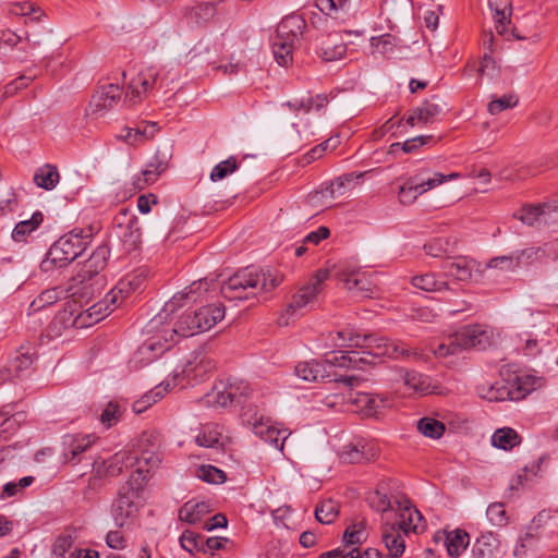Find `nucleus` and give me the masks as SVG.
Instances as JSON below:
<instances>
[{
    "instance_id": "nucleus-1",
    "label": "nucleus",
    "mask_w": 558,
    "mask_h": 558,
    "mask_svg": "<svg viewBox=\"0 0 558 558\" xmlns=\"http://www.w3.org/2000/svg\"><path fill=\"white\" fill-rule=\"evenodd\" d=\"M174 304L175 298L167 302L162 310L146 324L144 329L146 339L138 348V354L143 360L153 361L161 356L180 340L171 319Z\"/></svg>"
},
{
    "instance_id": "nucleus-2",
    "label": "nucleus",
    "mask_w": 558,
    "mask_h": 558,
    "mask_svg": "<svg viewBox=\"0 0 558 558\" xmlns=\"http://www.w3.org/2000/svg\"><path fill=\"white\" fill-rule=\"evenodd\" d=\"M281 283V277L270 270L246 267L222 283L220 292L226 300H246L259 291L269 292Z\"/></svg>"
},
{
    "instance_id": "nucleus-3",
    "label": "nucleus",
    "mask_w": 558,
    "mask_h": 558,
    "mask_svg": "<svg viewBox=\"0 0 558 558\" xmlns=\"http://www.w3.org/2000/svg\"><path fill=\"white\" fill-rule=\"evenodd\" d=\"M329 338L335 347L361 348L367 356L373 354L398 359L409 354V350L403 343L375 335H361L351 326L330 332Z\"/></svg>"
},
{
    "instance_id": "nucleus-4",
    "label": "nucleus",
    "mask_w": 558,
    "mask_h": 558,
    "mask_svg": "<svg viewBox=\"0 0 558 558\" xmlns=\"http://www.w3.org/2000/svg\"><path fill=\"white\" fill-rule=\"evenodd\" d=\"M492 339L493 331L487 326H463L438 344L434 353L439 357H446L468 349L484 350L490 345Z\"/></svg>"
},
{
    "instance_id": "nucleus-5",
    "label": "nucleus",
    "mask_w": 558,
    "mask_h": 558,
    "mask_svg": "<svg viewBox=\"0 0 558 558\" xmlns=\"http://www.w3.org/2000/svg\"><path fill=\"white\" fill-rule=\"evenodd\" d=\"M143 478L135 476L128 480L118 490L117 498L112 505V517L119 527L128 525L133 520L140 508L143 506Z\"/></svg>"
},
{
    "instance_id": "nucleus-6",
    "label": "nucleus",
    "mask_w": 558,
    "mask_h": 558,
    "mask_svg": "<svg viewBox=\"0 0 558 558\" xmlns=\"http://www.w3.org/2000/svg\"><path fill=\"white\" fill-rule=\"evenodd\" d=\"M92 241V234L82 229H73L57 240L47 253L45 264L62 268L83 254Z\"/></svg>"
},
{
    "instance_id": "nucleus-7",
    "label": "nucleus",
    "mask_w": 558,
    "mask_h": 558,
    "mask_svg": "<svg viewBox=\"0 0 558 558\" xmlns=\"http://www.w3.org/2000/svg\"><path fill=\"white\" fill-rule=\"evenodd\" d=\"M331 276L330 269H318L315 275L303 286H301L291 296L284 311L278 318L281 326L289 325L291 319L303 313V310L315 302L317 295L323 290V283Z\"/></svg>"
},
{
    "instance_id": "nucleus-8",
    "label": "nucleus",
    "mask_w": 558,
    "mask_h": 558,
    "mask_svg": "<svg viewBox=\"0 0 558 558\" xmlns=\"http://www.w3.org/2000/svg\"><path fill=\"white\" fill-rule=\"evenodd\" d=\"M250 412L251 410H247L242 414L243 422L252 428L255 435L282 451L284 441L289 436L287 430L276 428L271 425L268 417H265L258 412H254L253 414Z\"/></svg>"
},
{
    "instance_id": "nucleus-9",
    "label": "nucleus",
    "mask_w": 558,
    "mask_h": 558,
    "mask_svg": "<svg viewBox=\"0 0 558 558\" xmlns=\"http://www.w3.org/2000/svg\"><path fill=\"white\" fill-rule=\"evenodd\" d=\"M110 257V248L108 245H99L83 264L82 268L76 275V280L83 284V290H86L93 284H88L89 281L95 280V284L100 286L102 283V277L99 274L106 268L108 259Z\"/></svg>"
},
{
    "instance_id": "nucleus-10",
    "label": "nucleus",
    "mask_w": 558,
    "mask_h": 558,
    "mask_svg": "<svg viewBox=\"0 0 558 558\" xmlns=\"http://www.w3.org/2000/svg\"><path fill=\"white\" fill-rule=\"evenodd\" d=\"M158 77L159 72L154 66L141 70L128 84L125 94L126 101L131 105H136L143 101L153 92Z\"/></svg>"
},
{
    "instance_id": "nucleus-11",
    "label": "nucleus",
    "mask_w": 558,
    "mask_h": 558,
    "mask_svg": "<svg viewBox=\"0 0 558 558\" xmlns=\"http://www.w3.org/2000/svg\"><path fill=\"white\" fill-rule=\"evenodd\" d=\"M337 279L343 283L344 288L352 291L356 296L369 298L373 293L372 282L364 272L352 268L347 264H340L331 269Z\"/></svg>"
},
{
    "instance_id": "nucleus-12",
    "label": "nucleus",
    "mask_w": 558,
    "mask_h": 558,
    "mask_svg": "<svg viewBox=\"0 0 558 558\" xmlns=\"http://www.w3.org/2000/svg\"><path fill=\"white\" fill-rule=\"evenodd\" d=\"M151 438V434L143 433L138 447L141 452L137 453L134 451L135 462H134V471L131 473L129 480H133L135 476H140L143 478V486H146L149 477L155 468L158 466L160 459L157 452L154 449H144V444L149 442Z\"/></svg>"
},
{
    "instance_id": "nucleus-13",
    "label": "nucleus",
    "mask_w": 558,
    "mask_h": 558,
    "mask_svg": "<svg viewBox=\"0 0 558 558\" xmlns=\"http://www.w3.org/2000/svg\"><path fill=\"white\" fill-rule=\"evenodd\" d=\"M356 411L364 416H378L392 405V398L389 393L357 392L350 397Z\"/></svg>"
},
{
    "instance_id": "nucleus-14",
    "label": "nucleus",
    "mask_w": 558,
    "mask_h": 558,
    "mask_svg": "<svg viewBox=\"0 0 558 558\" xmlns=\"http://www.w3.org/2000/svg\"><path fill=\"white\" fill-rule=\"evenodd\" d=\"M134 451L120 450L111 456L108 460L95 463V472L100 477H117L124 471L134 468Z\"/></svg>"
},
{
    "instance_id": "nucleus-15",
    "label": "nucleus",
    "mask_w": 558,
    "mask_h": 558,
    "mask_svg": "<svg viewBox=\"0 0 558 558\" xmlns=\"http://www.w3.org/2000/svg\"><path fill=\"white\" fill-rule=\"evenodd\" d=\"M380 356L373 355L367 356L363 351H339L323 362L327 363V369L333 366L353 369H365L367 366L376 364V360Z\"/></svg>"
},
{
    "instance_id": "nucleus-16",
    "label": "nucleus",
    "mask_w": 558,
    "mask_h": 558,
    "mask_svg": "<svg viewBox=\"0 0 558 558\" xmlns=\"http://www.w3.org/2000/svg\"><path fill=\"white\" fill-rule=\"evenodd\" d=\"M379 454L378 448L364 439L352 441L342 447L340 459L344 463H366L375 460Z\"/></svg>"
},
{
    "instance_id": "nucleus-17",
    "label": "nucleus",
    "mask_w": 558,
    "mask_h": 558,
    "mask_svg": "<svg viewBox=\"0 0 558 558\" xmlns=\"http://www.w3.org/2000/svg\"><path fill=\"white\" fill-rule=\"evenodd\" d=\"M392 524H396L404 535L420 534L426 530L424 517L409 500H405L403 505L399 504L398 519Z\"/></svg>"
},
{
    "instance_id": "nucleus-18",
    "label": "nucleus",
    "mask_w": 558,
    "mask_h": 558,
    "mask_svg": "<svg viewBox=\"0 0 558 558\" xmlns=\"http://www.w3.org/2000/svg\"><path fill=\"white\" fill-rule=\"evenodd\" d=\"M121 94V88L117 84L109 83L100 86L89 102L92 113L102 114L112 109L119 102Z\"/></svg>"
},
{
    "instance_id": "nucleus-19",
    "label": "nucleus",
    "mask_w": 558,
    "mask_h": 558,
    "mask_svg": "<svg viewBox=\"0 0 558 558\" xmlns=\"http://www.w3.org/2000/svg\"><path fill=\"white\" fill-rule=\"evenodd\" d=\"M444 112V106L437 96H433L414 108L407 117V123L414 126L418 123L424 125L434 123Z\"/></svg>"
},
{
    "instance_id": "nucleus-20",
    "label": "nucleus",
    "mask_w": 558,
    "mask_h": 558,
    "mask_svg": "<svg viewBox=\"0 0 558 558\" xmlns=\"http://www.w3.org/2000/svg\"><path fill=\"white\" fill-rule=\"evenodd\" d=\"M557 213L558 201H555L537 205H525L515 217L527 226L542 222L546 225L548 220L553 218V214Z\"/></svg>"
},
{
    "instance_id": "nucleus-21",
    "label": "nucleus",
    "mask_w": 558,
    "mask_h": 558,
    "mask_svg": "<svg viewBox=\"0 0 558 558\" xmlns=\"http://www.w3.org/2000/svg\"><path fill=\"white\" fill-rule=\"evenodd\" d=\"M461 178L459 172H451L449 174H442L439 172L430 173L427 169L420 170L415 175L411 177V180L414 183V191L417 193L424 194L429 190H433L440 184Z\"/></svg>"
},
{
    "instance_id": "nucleus-22",
    "label": "nucleus",
    "mask_w": 558,
    "mask_h": 558,
    "mask_svg": "<svg viewBox=\"0 0 558 558\" xmlns=\"http://www.w3.org/2000/svg\"><path fill=\"white\" fill-rule=\"evenodd\" d=\"M472 554L474 558H501L505 551L498 535L486 532L473 544Z\"/></svg>"
},
{
    "instance_id": "nucleus-23",
    "label": "nucleus",
    "mask_w": 558,
    "mask_h": 558,
    "mask_svg": "<svg viewBox=\"0 0 558 558\" xmlns=\"http://www.w3.org/2000/svg\"><path fill=\"white\" fill-rule=\"evenodd\" d=\"M305 26L306 23L300 15L286 16L277 27L275 39L294 47L295 41L302 36Z\"/></svg>"
},
{
    "instance_id": "nucleus-24",
    "label": "nucleus",
    "mask_w": 558,
    "mask_h": 558,
    "mask_svg": "<svg viewBox=\"0 0 558 558\" xmlns=\"http://www.w3.org/2000/svg\"><path fill=\"white\" fill-rule=\"evenodd\" d=\"M403 532L399 531L396 524L385 522L381 526V541L388 550L390 558H399L405 549Z\"/></svg>"
},
{
    "instance_id": "nucleus-25",
    "label": "nucleus",
    "mask_w": 558,
    "mask_h": 558,
    "mask_svg": "<svg viewBox=\"0 0 558 558\" xmlns=\"http://www.w3.org/2000/svg\"><path fill=\"white\" fill-rule=\"evenodd\" d=\"M192 312L198 333L209 330L225 317V307L221 304H209Z\"/></svg>"
},
{
    "instance_id": "nucleus-26",
    "label": "nucleus",
    "mask_w": 558,
    "mask_h": 558,
    "mask_svg": "<svg viewBox=\"0 0 558 558\" xmlns=\"http://www.w3.org/2000/svg\"><path fill=\"white\" fill-rule=\"evenodd\" d=\"M178 299L175 298L174 307L171 311V319L173 327L177 330L179 339L192 337L198 335L196 320L192 311H184L178 313L177 311Z\"/></svg>"
},
{
    "instance_id": "nucleus-27",
    "label": "nucleus",
    "mask_w": 558,
    "mask_h": 558,
    "mask_svg": "<svg viewBox=\"0 0 558 558\" xmlns=\"http://www.w3.org/2000/svg\"><path fill=\"white\" fill-rule=\"evenodd\" d=\"M488 7L492 11L497 33L506 36L512 13L511 0H488Z\"/></svg>"
},
{
    "instance_id": "nucleus-28",
    "label": "nucleus",
    "mask_w": 558,
    "mask_h": 558,
    "mask_svg": "<svg viewBox=\"0 0 558 558\" xmlns=\"http://www.w3.org/2000/svg\"><path fill=\"white\" fill-rule=\"evenodd\" d=\"M510 381L513 389L512 396L514 401L522 400L529 393L544 385L542 377L531 374L514 375L510 378Z\"/></svg>"
},
{
    "instance_id": "nucleus-29",
    "label": "nucleus",
    "mask_w": 558,
    "mask_h": 558,
    "mask_svg": "<svg viewBox=\"0 0 558 558\" xmlns=\"http://www.w3.org/2000/svg\"><path fill=\"white\" fill-rule=\"evenodd\" d=\"M295 374L305 381H319L331 376L327 363L316 360L299 363L295 366Z\"/></svg>"
},
{
    "instance_id": "nucleus-30",
    "label": "nucleus",
    "mask_w": 558,
    "mask_h": 558,
    "mask_svg": "<svg viewBox=\"0 0 558 558\" xmlns=\"http://www.w3.org/2000/svg\"><path fill=\"white\" fill-rule=\"evenodd\" d=\"M513 389L510 378L495 381L490 385H482L480 387L481 397L489 402H499L506 400H513Z\"/></svg>"
},
{
    "instance_id": "nucleus-31",
    "label": "nucleus",
    "mask_w": 558,
    "mask_h": 558,
    "mask_svg": "<svg viewBox=\"0 0 558 558\" xmlns=\"http://www.w3.org/2000/svg\"><path fill=\"white\" fill-rule=\"evenodd\" d=\"M36 357L35 345L25 342L19 347L13 357L10 359L8 367L9 371L19 375L25 369H28Z\"/></svg>"
},
{
    "instance_id": "nucleus-32",
    "label": "nucleus",
    "mask_w": 558,
    "mask_h": 558,
    "mask_svg": "<svg viewBox=\"0 0 558 558\" xmlns=\"http://www.w3.org/2000/svg\"><path fill=\"white\" fill-rule=\"evenodd\" d=\"M328 101L329 100L326 94H317L315 96L308 95L306 97L288 100L282 106L294 112L308 113L313 109L320 110L322 108L326 107Z\"/></svg>"
},
{
    "instance_id": "nucleus-33",
    "label": "nucleus",
    "mask_w": 558,
    "mask_h": 558,
    "mask_svg": "<svg viewBox=\"0 0 558 558\" xmlns=\"http://www.w3.org/2000/svg\"><path fill=\"white\" fill-rule=\"evenodd\" d=\"M120 217L128 218L125 231L123 233V242L128 247V251H134L141 244V228L138 226L137 217L130 215L126 208H122L119 213Z\"/></svg>"
},
{
    "instance_id": "nucleus-34",
    "label": "nucleus",
    "mask_w": 558,
    "mask_h": 558,
    "mask_svg": "<svg viewBox=\"0 0 558 558\" xmlns=\"http://www.w3.org/2000/svg\"><path fill=\"white\" fill-rule=\"evenodd\" d=\"M490 441L495 448L510 451L522 442V437L511 427H501L493 433Z\"/></svg>"
},
{
    "instance_id": "nucleus-35",
    "label": "nucleus",
    "mask_w": 558,
    "mask_h": 558,
    "mask_svg": "<svg viewBox=\"0 0 558 558\" xmlns=\"http://www.w3.org/2000/svg\"><path fill=\"white\" fill-rule=\"evenodd\" d=\"M209 512L210 506L208 502L190 500L180 508L179 519L183 522L194 524Z\"/></svg>"
},
{
    "instance_id": "nucleus-36",
    "label": "nucleus",
    "mask_w": 558,
    "mask_h": 558,
    "mask_svg": "<svg viewBox=\"0 0 558 558\" xmlns=\"http://www.w3.org/2000/svg\"><path fill=\"white\" fill-rule=\"evenodd\" d=\"M75 532L74 527H68L54 538L51 545V558H69L70 549L76 538Z\"/></svg>"
},
{
    "instance_id": "nucleus-37",
    "label": "nucleus",
    "mask_w": 558,
    "mask_h": 558,
    "mask_svg": "<svg viewBox=\"0 0 558 558\" xmlns=\"http://www.w3.org/2000/svg\"><path fill=\"white\" fill-rule=\"evenodd\" d=\"M318 56L327 62L339 60L347 53V46L341 40H337V36L329 35L324 40L318 50Z\"/></svg>"
},
{
    "instance_id": "nucleus-38",
    "label": "nucleus",
    "mask_w": 558,
    "mask_h": 558,
    "mask_svg": "<svg viewBox=\"0 0 558 558\" xmlns=\"http://www.w3.org/2000/svg\"><path fill=\"white\" fill-rule=\"evenodd\" d=\"M111 312H113V307L108 305V301H105V299H102L99 302L90 305L85 311H82L81 318H83L84 326L88 327L102 320Z\"/></svg>"
},
{
    "instance_id": "nucleus-39",
    "label": "nucleus",
    "mask_w": 558,
    "mask_h": 558,
    "mask_svg": "<svg viewBox=\"0 0 558 558\" xmlns=\"http://www.w3.org/2000/svg\"><path fill=\"white\" fill-rule=\"evenodd\" d=\"M470 543V535L466 531L457 529L447 534L446 548L450 557H458L463 553Z\"/></svg>"
},
{
    "instance_id": "nucleus-40",
    "label": "nucleus",
    "mask_w": 558,
    "mask_h": 558,
    "mask_svg": "<svg viewBox=\"0 0 558 558\" xmlns=\"http://www.w3.org/2000/svg\"><path fill=\"white\" fill-rule=\"evenodd\" d=\"M442 269L447 276L453 277L457 280L465 281L472 277L473 267L464 257H459L452 262H446Z\"/></svg>"
},
{
    "instance_id": "nucleus-41",
    "label": "nucleus",
    "mask_w": 558,
    "mask_h": 558,
    "mask_svg": "<svg viewBox=\"0 0 558 558\" xmlns=\"http://www.w3.org/2000/svg\"><path fill=\"white\" fill-rule=\"evenodd\" d=\"M44 221L40 211H36L27 220L20 221L12 231V239L15 242H24L27 236L34 232Z\"/></svg>"
},
{
    "instance_id": "nucleus-42",
    "label": "nucleus",
    "mask_w": 558,
    "mask_h": 558,
    "mask_svg": "<svg viewBox=\"0 0 558 558\" xmlns=\"http://www.w3.org/2000/svg\"><path fill=\"white\" fill-rule=\"evenodd\" d=\"M340 512L338 501L328 498L317 504L315 508V518L323 524H331L336 521Z\"/></svg>"
},
{
    "instance_id": "nucleus-43",
    "label": "nucleus",
    "mask_w": 558,
    "mask_h": 558,
    "mask_svg": "<svg viewBox=\"0 0 558 558\" xmlns=\"http://www.w3.org/2000/svg\"><path fill=\"white\" fill-rule=\"evenodd\" d=\"M206 401L214 407L227 408L234 403V395L229 389V383L216 385L211 392L206 395Z\"/></svg>"
},
{
    "instance_id": "nucleus-44",
    "label": "nucleus",
    "mask_w": 558,
    "mask_h": 558,
    "mask_svg": "<svg viewBox=\"0 0 558 558\" xmlns=\"http://www.w3.org/2000/svg\"><path fill=\"white\" fill-rule=\"evenodd\" d=\"M403 384L408 390L418 393H429L430 380L429 377L415 371H407L403 375Z\"/></svg>"
},
{
    "instance_id": "nucleus-45",
    "label": "nucleus",
    "mask_w": 558,
    "mask_h": 558,
    "mask_svg": "<svg viewBox=\"0 0 558 558\" xmlns=\"http://www.w3.org/2000/svg\"><path fill=\"white\" fill-rule=\"evenodd\" d=\"M167 387L163 385H157L151 390L144 393L138 400H136L132 409L136 414L145 412L148 408L161 400L167 393Z\"/></svg>"
},
{
    "instance_id": "nucleus-46",
    "label": "nucleus",
    "mask_w": 558,
    "mask_h": 558,
    "mask_svg": "<svg viewBox=\"0 0 558 558\" xmlns=\"http://www.w3.org/2000/svg\"><path fill=\"white\" fill-rule=\"evenodd\" d=\"M413 287L426 292H435L448 289L446 281L439 279L436 274H424L412 278Z\"/></svg>"
},
{
    "instance_id": "nucleus-47",
    "label": "nucleus",
    "mask_w": 558,
    "mask_h": 558,
    "mask_svg": "<svg viewBox=\"0 0 558 558\" xmlns=\"http://www.w3.org/2000/svg\"><path fill=\"white\" fill-rule=\"evenodd\" d=\"M59 178L60 175L57 167L45 165L36 171L34 181L39 187L52 190L59 182Z\"/></svg>"
},
{
    "instance_id": "nucleus-48",
    "label": "nucleus",
    "mask_w": 558,
    "mask_h": 558,
    "mask_svg": "<svg viewBox=\"0 0 558 558\" xmlns=\"http://www.w3.org/2000/svg\"><path fill=\"white\" fill-rule=\"evenodd\" d=\"M63 296V290L61 288H51L44 290L37 295L31 303L29 310L32 312H38L47 306H50L61 300Z\"/></svg>"
},
{
    "instance_id": "nucleus-49",
    "label": "nucleus",
    "mask_w": 558,
    "mask_h": 558,
    "mask_svg": "<svg viewBox=\"0 0 558 558\" xmlns=\"http://www.w3.org/2000/svg\"><path fill=\"white\" fill-rule=\"evenodd\" d=\"M549 244H544L543 246H531L524 250L515 252V258L519 262V267L521 265H529L536 260H542L549 256L548 253Z\"/></svg>"
},
{
    "instance_id": "nucleus-50",
    "label": "nucleus",
    "mask_w": 558,
    "mask_h": 558,
    "mask_svg": "<svg viewBox=\"0 0 558 558\" xmlns=\"http://www.w3.org/2000/svg\"><path fill=\"white\" fill-rule=\"evenodd\" d=\"M319 558H381V554L376 548H366L364 551H361L359 548H352L347 553L341 549H333L323 553Z\"/></svg>"
},
{
    "instance_id": "nucleus-51",
    "label": "nucleus",
    "mask_w": 558,
    "mask_h": 558,
    "mask_svg": "<svg viewBox=\"0 0 558 558\" xmlns=\"http://www.w3.org/2000/svg\"><path fill=\"white\" fill-rule=\"evenodd\" d=\"M417 430L425 437L439 439L445 430V424L434 417L425 416L417 421Z\"/></svg>"
},
{
    "instance_id": "nucleus-52",
    "label": "nucleus",
    "mask_w": 558,
    "mask_h": 558,
    "mask_svg": "<svg viewBox=\"0 0 558 558\" xmlns=\"http://www.w3.org/2000/svg\"><path fill=\"white\" fill-rule=\"evenodd\" d=\"M95 441V437L92 435L81 436L73 438L72 441L69 444V449L65 456L68 457L69 461L73 464H76L80 462V456L85 452Z\"/></svg>"
},
{
    "instance_id": "nucleus-53",
    "label": "nucleus",
    "mask_w": 558,
    "mask_h": 558,
    "mask_svg": "<svg viewBox=\"0 0 558 558\" xmlns=\"http://www.w3.org/2000/svg\"><path fill=\"white\" fill-rule=\"evenodd\" d=\"M221 438V432L218 425L207 424L202 427L199 433L195 437V441L198 446L213 448L219 444Z\"/></svg>"
},
{
    "instance_id": "nucleus-54",
    "label": "nucleus",
    "mask_w": 558,
    "mask_h": 558,
    "mask_svg": "<svg viewBox=\"0 0 558 558\" xmlns=\"http://www.w3.org/2000/svg\"><path fill=\"white\" fill-rule=\"evenodd\" d=\"M539 538L538 527L529 525L520 535L518 544L513 550L514 556L523 555L527 549L533 548Z\"/></svg>"
},
{
    "instance_id": "nucleus-55",
    "label": "nucleus",
    "mask_w": 558,
    "mask_h": 558,
    "mask_svg": "<svg viewBox=\"0 0 558 558\" xmlns=\"http://www.w3.org/2000/svg\"><path fill=\"white\" fill-rule=\"evenodd\" d=\"M367 538L366 522L364 520L352 523L347 527L343 539L347 545L362 544Z\"/></svg>"
},
{
    "instance_id": "nucleus-56",
    "label": "nucleus",
    "mask_w": 558,
    "mask_h": 558,
    "mask_svg": "<svg viewBox=\"0 0 558 558\" xmlns=\"http://www.w3.org/2000/svg\"><path fill=\"white\" fill-rule=\"evenodd\" d=\"M54 316H62L60 324L68 329L70 327L84 328L83 318H81V312L76 314L75 302H68L62 311H59Z\"/></svg>"
},
{
    "instance_id": "nucleus-57",
    "label": "nucleus",
    "mask_w": 558,
    "mask_h": 558,
    "mask_svg": "<svg viewBox=\"0 0 558 558\" xmlns=\"http://www.w3.org/2000/svg\"><path fill=\"white\" fill-rule=\"evenodd\" d=\"M124 408L118 401H109L100 414V422L107 428L114 426L122 418Z\"/></svg>"
},
{
    "instance_id": "nucleus-58",
    "label": "nucleus",
    "mask_w": 558,
    "mask_h": 558,
    "mask_svg": "<svg viewBox=\"0 0 558 558\" xmlns=\"http://www.w3.org/2000/svg\"><path fill=\"white\" fill-rule=\"evenodd\" d=\"M34 476H24L17 482H8L3 485L0 499L5 500L23 494L24 489L34 483Z\"/></svg>"
},
{
    "instance_id": "nucleus-59",
    "label": "nucleus",
    "mask_w": 558,
    "mask_h": 558,
    "mask_svg": "<svg viewBox=\"0 0 558 558\" xmlns=\"http://www.w3.org/2000/svg\"><path fill=\"white\" fill-rule=\"evenodd\" d=\"M10 13L15 16H28L31 21H39L43 12L31 1L13 2Z\"/></svg>"
},
{
    "instance_id": "nucleus-60",
    "label": "nucleus",
    "mask_w": 558,
    "mask_h": 558,
    "mask_svg": "<svg viewBox=\"0 0 558 558\" xmlns=\"http://www.w3.org/2000/svg\"><path fill=\"white\" fill-rule=\"evenodd\" d=\"M239 168V163L235 157L231 156L228 159L216 165L210 172V180L213 182L220 181L228 175L232 174Z\"/></svg>"
},
{
    "instance_id": "nucleus-61",
    "label": "nucleus",
    "mask_w": 558,
    "mask_h": 558,
    "mask_svg": "<svg viewBox=\"0 0 558 558\" xmlns=\"http://www.w3.org/2000/svg\"><path fill=\"white\" fill-rule=\"evenodd\" d=\"M363 177V173H347L339 178H336L330 182L329 187L324 193H329L331 197L340 196L344 193L345 187L351 184L355 179Z\"/></svg>"
},
{
    "instance_id": "nucleus-62",
    "label": "nucleus",
    "mask_w": 558,
    "mask_h": 558,
    "mask_svg": "<svg viewBox=\"0 0 558 558\" xmlns=\"http://www.w3.org/2000/svg\"><path fill=\"white\" fill-rule=\"evenodd\" d=\"M196 476L202 481L210 484H222L227 480V476L222 470L210 464L201 465L196 470Z\"/></svg>"
},
{
    "instance_id": "nucleus-63",
    "label": "nucleus",
    "mask_w": 558,
    "mask_h": 558,
    "mask_svg": "<svg viewBox=\"0 0 558 558\" xmlns=\"http://www.w3.org/2000/svg\"><path fill=\"white\" fill-rule=\"evenodd\" d=\"M519 98L514 94H506L499 98H494L487 106L490 114H498L506 109L513 108L518 105Z\"/></svg>"
},
{
    "instance_id": "nucleus-64",
    "label": "nucleus",
    "mask_w": 558,
    "mask_h": 558,
    "mask_svg": "<svg viewBox=\"0 0 558 558\" xmlns=\"http://www.w3.org/2000/svg\"><path fill=\"white\" fill-rule=\"evenodd\" d=\"M292 46L278 39H272V52L279 65L287 66L292 62Z\"/></svg>"
}]
</instances>
